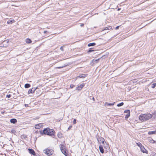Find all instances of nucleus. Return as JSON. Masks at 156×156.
Here are the masks:
<instances>
[{
	"label": "nucleus",
	"mask_w": 156,
	"mask_h": 156,
	"mask_svg": "<svg viewBox=\"0 0 156 156\" xmlns=\"http://www.w3.org/2000/svg\"><path fill=\"white\" fill-rule=\"evenodd\" d=\"M152 117V115L148 113L140 115L139 117L140 120L141 121H146Z\"/></svg>",
	"instance_id": "1"
},
{
	"label": "nucleus",
	"mask_w": 156,
	"mask_h": 156,
	"mask_svg": "<svg viewBox=\"0 0 156 156\" xmlns=\"http://www.w3.org/2000/svg\"><path fill=\"white\" fill-rule=\"evenodd\" d=\"M54 130L51 129L49 128H45L43 131L41 130L40 133L41 134H47L49 136H52L54 135Z\"/></svg>",
	"instance_id": "2"
},
{
	"label": "nucleus",
	"mask_w": 156,
	"mask_h": 156,
	"mask_svg": "<svg viewBox=\"0 0 156 156\" xmlns=\"http://www.w3.org/2000/svg\"><path fill=\"white\" fill-rule=\"evenodd\" d=\"M60 148L62 152L66 156H68V154L66 152L67 150L66 149V146L63 144H61Z\"/></svg>",
	"instance_id": "3"
},
{
	"label": "nucleus",
	"mask_w": 156,
	"mask_h": 156,
	"mask_svg": "<svg viewBox=\"0 0 156 156\" xmlns=\"http://www.w3.org/2000/svg\"><path fill=\"white\" fill-rule=\"evenodd\" d=\"M9 40H6L3 41L2 44H0V47H6L8 45Z\"/></svg>",
	"instance_id": "4"
},
{
	"label": "nucleus",
	"mask_w": 156,
	"mask_h": 156,
	"mask_svg": "<svg viewBox=\"0 0 156 156\" xmlns=\"http://www.w3.org/2000/svg\"><path fill=\"white\" fill-rule=\"evenodd\" d=\"M44 152L48 156H50L52 154V151H50L49 149H46L44 151Z\"/></svg>",
	"instance_id": "5"
},
{
	"label": "nucleus",
	"mask_w": 156,
	"mask_h": 156,
	"mask_svg": "<svg viewBox=\"0 0 156 156\" xmlns=\"http://www.w3.org/2000/svg\"><path fill=\"white\" fill-rule=\"evenodd\" d=\"M28 150L29 151V152L30 154L33 155H35L36 154L35 152L33 149H32L29 148L28 149Z\"/></svg>",
	"instance_id": "6"
},
{
	"label": "nucleus",
	"mask_w": 156,
	"mask_h": 156,
	"mask_svg": "<svg viewBox=\"0 0 156 156\" xmlns=\"http://www.w3.org/2000/svg\"><path fill=\"white\" fill-rule=\"evenodd\" d=\"M85 85V84L84 83H82L79 86H78L77 87H76V89L78 90H81L82 88L84 87Z\"/></svg>",
	"instance_id": "7"
},
{
	"label": "nucleus",
	"mask_w": 156,
	"mask_h": 156,
	"mask_svg": "<svg viewBox=\"0 0 156 156\" xmlns=\"http://www.w3.org/2000/svg\"><path fill=\"white\" fill-rule=\"evenodd\" d=\"M112 29V27L111 26L108 27H106L104 30H102V31L107 30L105 32V34L106 33H108V30H110Z\"/></svg>",
	"instance_id": "8"
},
{
	"label": "nucleus",
	"mask_w": 156,
	"mask_h": 156,
	"mask_svg": "<svg viewBox=\"0 0 156 156\" xmlns=\"http://www.w3.org/2000/svg\"><path fill=\"white\" fill-rule=\"evenodd\" d=\"M43 124L42 123H39L36 125L35 126V128L36 129H39L43 126Z\"/></svg>",
	"instance_id": "9"
},
{
	"label": "nucleus",
	"mask_w": 156,
	"mask_h": 156,
	"mask_svg": "<svg viewBox=\"0 0 156 156\" xmlns=\"http://www.w3.org/2000/svg\"><path fill=\"white\" fill-rule=\"evenodd\" d=\"M140 150L143 153H148V151L146 150L144 146H142L141 147Z\"/></svg>",
	"instance_id": "10"
},
{
	"label": "nucleus",
	"mask_w": 156,
	"mask_h": 156,
	"mask_svg": "<svg viewBox=\"0 0 156 156\" xmlns=\"http://www.w3.org/2000/svg\"><path fill=\"white\" fill-rule=\"evenodd\" d=\"M37 88H32L31 89H30L28 91V94L33 93L36 89Z\"/></svg>",
	"instance_id": "11"
},
{
	"label": "nucleus",
	"mask_w": 156,
	"mask_h": 156,
	"mask_svg": "<svg viewBox=\"0 0 156 156\" xmlns=\"http://www.w3.org/2000/svg\"><path fill=\"white\" fill-rule=\"evenodd\" d=\"M115 102H113L112 103H109L107 102H105V106H113L115 104Z\"/></svg>",
	"instance_id": "12"
},
{
	"label": "nucleus",
	"mask_w": 156,
	"mask_h": 156,
	"mask_svg": "<svg viewBox=\"0 0 156 156\" xmlns=\"http://www.w3.org/2000/svg\"><path fill=\"white\" fill-rule=\"evenodd\" d=\"M10 122L11 123L15 124L17 122V120L15 119H10Z\"/></svg>",
	"instance_id": "13"
},
{
	"label": "nucleus",
	"mask_w": 156,
	"mask_h": 156,
	"mask_svg": "<svg viewBox=\"0 0 156 156\" xmlns=\"http://www.w3.org/2000/svg\"><path fill=\"white\" fill-rule=\"evenodd\" d=\"M87 76V74H80L79 76H78L77 77L80 78H85Z\"/></svg>",
	"instance_id": "14"
},
{
	"label": "nucleus",
	"mask_w": 156,
	"mask_h": 156,
	"mask_svg": "<svg viewBox=\"0 0 156 156\" xmlns=\"http://www.w3.org/2000/svg\"><path fill=\"white\" fill-rule=\"evenodd\" d=\"M99 148L100 151L101 153H104V150L102 146L101 145L100 146Z\"/></svg>",
	"instance_id": "15"
},
{
	"label": "nucleus",
	"mask_w": 156,
	"mask_h": 156,
	"mask_svg": "<svg viewBox=\"0 0 156 156\" xmlns=\"http://www.w3.org/2000/svg\"><path fill=\"white\" fill-rule=\"evenodd\" d=\"M148 134L149 135L154 134H156V130L154 131H150L148 132Z\"/></svg>",
	"instance_id": "16"
},
{
	"label": "nucleus",
	"mask_w": 156,
	"mask_h": 156,
	"mask_svg": "<svg viewBox=\"0 0 156 156\" xmlns=\"http://www.w3.org/2000/svg\"><path fill=\"white\" fill-rule=\"evenodd\" d=\"M95 44H96L94 43H90L88 44V47L94 46L95 45Z\"/></svg>",
	"instance_id": "17"
},
{
	"label": "nucleus",
	"mask_w": 156,
	"mask_h": 156,
	"mask_svg": "<svg viewBox=\"0 0 156 156\" xmlns=\"http://www.w3.org/2000/svg\"><path fill=\"white\" fill-rule=\"evenodd\" d=\"M30 87V85L29 83H26L24 87L25 88H28Z\"/></svg>",
	"instance_id": "18"
},
{
	"label": "nucleus",
	"mask_w": 156,
	"mask_h": 156,
	"mask_svg": "<svg viewBox=\"0 0 156 156\" xmlns=\"http://www.w3.org/2000/svg\"><path fill=\"white\" fill-rule=\"evenodd\" d=\"M152 115L154 118L156 119V112H154Z\"/></svg>",
	"instance_id": "19"
},
{
	"label": "nucleus",
	"mask_w": 156,
	"mask_h": 156,
	"mask_svg": "<svg viewBox=\"0 0 156 156\" xmlns=\"http://www.w3.org/2000/svg\"><path fill=\"white\" fill-rule=\"evenodd\" d=\"M21 137L22 139H26L27 137V136L25 135H23L21 136Z\"/></svg>",
	"instance_id": "20"
},
{
	"label": "nucleus",
	"mask_w": 156,
	"mask_h": 156,
	"mask_svg": "<svg viewBox=\"0 0 156 156\" xmlns=\"http://www.w3.org/2000/svg\"><path fill=\"white\" fill-rule=\"evenodd\" d=\"M124 105L123 102H121L120 103L118 104L117 105V106L118 107H120Z\"/></svg>",
	"instance_id": "21"
},
{
	"label": "nucleus",
	"mask_w": 156,
	"mask_h": 156,
	"mask_svg": "<svg viewBox=\"0 0 156 156\" xmlns=\"http://www.w3.org/2000/svg\"><path fill=\"white\" fill-rule=\"evenodd\" d=\"M15 22L14 20H10L9 21H8L7 22V23L9 24H10V23H12L13 22Z\"/></svg>",
	"instance_id": "22"
},
{
	"label": "nucleus",
	"mask_w": 156,
	"mask_h": 156,
	"mask_svg": "<svg viewBox=\"0 0 156 156\" xmlns=\"http://www.w3.org/2000/svg\"><path fill=\"white\" fill-rule=\"evenodd\" d=\"M25 41L27 43H30L32 42L31 40H26Z\"/></svg>",
	"instance_id": "23"
},
{
	"label": "nucleus",
	"mask_w": 156,
	"mask_h": 156,
	"mask_svg": "<svg viewBox=\"0 0 156 156\" xmlns=\"http://www.w3.org/2000/svg\"><path fill=\"white\" fill-rule=\"evenodd\" d=\"M124 113H126L127 114H130V111L129 110H127L124 111Z\"/></svg>",
	"instance_id": "24"
},
{
	"label": "nucleus",
	"mask_w": 156,
	"mask_h": 156,
	"mask_svg": "<svg viewBox=\"0 0 156 156\" xmlns=\"http://www.w3.org/2000/svg\"><path fill=\"white\" fill-rule=\"evenodd\" d=\"M136 144L140 148H141V147L142 146V144L139 142L138 143H137Z\"/></svg>",
	"instance_id": "25"
},
{
	"label": "nucleus",
	"mask_w": 156,
	"mask_h": 156,
	"mask_svg": "<svg viewBox=\"0 0 156 156\" xmlns=\"http://www.w3.org/2000/svg\"><path fill=\"white\" fill-rule=\"evenodd\" d=\"M94 50H92V48H90L89 49V50L88 51H87V52L88 53H90V52L92 51H94Z\"/></svg>",
	"instance_id": "26"
},
{
	"label": "nucleus",
	"mask_w": 156,
	"mask_h": 156,
	"mask_svg": "<svg viewBox=\"0 0 156 156\" xmlns=\"http://www.w3.org/2000/svg\"><path fill=\"white\" fill-rule=\"evenodd\" d=\"M65 47V46H63L62 47H61V48H60V49L62 51H64V49H63V48Z\"/></svg>",
	"instance_id": "27"
},
{
	"label": "nucleus",
	"mask_w": 156,
	"mask_h": 156,
	"mask_svg": "<svg viewBox=\"0 0 156 156\" xmlns=\"http://www.w3.org/2000/svg\"><path fill=\"white\" fill-rule=\"evenodd\" d=\"M11 131V132L13 133H16V131L14 129H12Z\"/></svg>",
	"instance_id": "28"
},
{
	"label": "nucleus",
	"mask_w": 156,
	"mask_h": 156,
	"mask_svg": "<svg viewBox=\"0 0 156 156\" xmlns=\"http://www.w3.org/2000/svg\"><path fill=\"white\" fill-rule=\"evenodd\" d=\"M130 114H126L125 117V118H128Z\"/></svg>",
	"instance_id": "29"
},
{
	"label": "nucleus",
	"mask_w": 156,
	"mask_h": 156,
	"mask_svg": "<svg viewBox=\"0 0 156 156\" xmlns=\"http://www.w3.org/2000/svg\"><path fill=\"white\" fill-rule=\"evenodd\" d=\"M151 142L152 143H156V141H154L152 139L151 140Z\"/></svg>",
	"instance_id": "30"
},
{
	"label": "nucleus",
	"mask_w": 156,
	"mask_h": 156,
	"mask_svg": "<svg viewBox=\"0 0 156 156\" xmlns=\"http://www.w3.org/2000/svg\"><path fill=\"white\" fill-rule=\"evenodd\" d=\"M62 137L63 136L62 133H59V138L60 137Z\"/></svg>",
	"instance_id": "31"
},
{
	"label": "nucleus",
	"mask_w": 156,
	"mask_h": 156,
	"mask_svg": "<svg viewBox=\"0 0 156 156\" xmlns=\"http://www.w3.org/2000/svg\"><path fill=\"white\" fill-rule=\"evenodd\" d=\"M73 123V124H76V120L75 119H74Z\"/></svg>",
	"instance_id": "32"
},
{
	"label": "nucleus",
	"mask_w": 156,
	"mask_h": 156,
	"mask_svg": "<svg viewBox=\"0 0 156 156\" xmlns=\"http://www.w3.org/2000/svg\"><path fill=\"white\" fill-rule=\"evenodd\" d=\"M155 85H155V83L154 84H153L152 85V87H151L152 88H154V87L155 86Z\"/></svg>",
	"instance_id": "33"
},
{
	"label": "nucleus",
	"mask_w": 156,
	"mask_h": 156,
	"mask_svg": "<svg viewBox=\"0 0 156 156\" xmlns=\"http://www.w3.org/2000/svg\"><path fill=\"white\" fill-rule=\"evenodd\" d=\"M11 97V95L10 94H8L6 95V97L8 98H10Z\"/></svg>",
	"instance_id": "34"
},
{
	"label": "nucleus",
	"mask_w": 156,
	"mask_h": 156,
	"mask_svg": "<svg viewBox=\"0 0 156 156\" xmlns=\"http://www.w3.org/2000/svg\"><path fill=\"white\" fill-rule=\"evenodd\" d=\"M72 127V126H70L68 128V130H69Z\"/></svg>",
	"instance_id": "35"
},
{
	"label": "nucleus",
	"mask_w": 156,
	"mask_h": 156,
	"mask_svg": "<svg viewBox=\"0 0 156 156\" xmlns=\"http://www.w3.org/2000/svg\"><path fill=\"white\" fill-rule=\"evenodd\" d=\"M74 87V86L73 84H71L70 86V87L71 88H73Z\"/></svg>",
	"instance_id": "36"
},
{
	"label": "nucleus",
	"mask_w": 156,
	"mask_h": 156,
	"mask_svg": "<svg viewBox=\"0 0 156 156\" xmlns=\"http://www.w3.org/2000/svg\"><path fill=\"white\" fill-rule=\"evenodd\" d=\"M66 66V65H64V66H59V69L62 68L63 67H65Z\"/></svg>",
	"instance_id": "37"
},
{
	"label": "nucleus",
	"mask_w": 156,
	"mask_h": 156,
	"mask_svg": "<svg viewBox=\"0 0 156 156\" xmlns=\"http://www.w3.org/2000/svg\"><path fill=\"white\" fill-rule=\"evenodd\" d=\"M48 32L47 30H44V31L43 32L44 34H45Z\"/></svg>",
	"instance_id": "38"
},
{
	"label": "nucleus",
	"mask_w": 156,
	"mask_h": 156,
	"mask_svg": "<svg viewBox=\"0 0 156 156\" xmlns=\"http://www.w3.org/2000/svg\"><path fill=\"white\" fill-rule=\"evenodd\" d=\"M119 26H117V27H116V28H115V29H116V30L118 29H119Z\"/></svg>",
	"instance_id": "39"
},
{
	"label": "nucleus",
	"mask_w": 156,
	"mask_h": 156,
	"mask_svg": "<svg viewBox=\"0 0 156 156\" xmlns=\"http://www.w3.org/2000/svg\"><path fill=\"white\" fill-rule=\"evenodd\" d=\"M25 106L26 107H28V104H25Z\"/></svg>",
	"instance_id": "40"
},
{
	"label": "nucleus",
	"mask_w": 156,
	"mask_h": 156,
	"mask_svg": "<svg viewBox=\"0 0 156 156\" xmlns=\"http://www.w3.org/2000/svg\"><path fill=\"white\" fill-rule=\"evenodd\" d=\"M84 24H82L80 25V26L81 27H83L84 26Z\"/></svg>",
	"instance_id": "41"
},
{
	"label": "nucleus",
	"mask_w": 156,
	"mask_h": 156,
	"mask_svg": "<svg viewBox=\"0 0 156 156\" xmlns=\"http://www.w3.org/2000/svg\"><path fill=\"white\" fill-rule=\"evenodd\" d=\"M120 8H118V10L119 11L120 10Z\"/></svg>",
	"instance_id": "42"
},
{
	"label": "nucleus",
	"mask_w": 156,
	"mask_h": 156,
	"mask_svg": "<svg viewBox=\"0 0 156 156\" xmlns=\"http://www.w3.org/2000/svg\"><path fill=\"white\" fill-rule=\"evenodd\" d=\"M99 59H98L96 60H95V61H98Z\"/></svg>",
	"instance_id": "43"
},
{
	"label": "nucleus",
	"mask_w": 156,
	"mask_h": 156,
	"mask_svg": "<svg viewBox=\"0 0 156 156\" xmlns=\"http://www.w3.org/2000/svg\"><path fill=\"white\" fill-rule=\"evenodd\" d=\"M93 101H94L95 100H94V97L93 98Z\"/></svg>",
	"instance_id": "44"
},
{
	"label": "nucleus",
	"mask_w": 156,
	"mask_h": 156,
	"mask_svg": "<svg viewBox=\"0 0 156 156\" xmlns=\"http://www.w3.org/2000/svg\"><path fill=\"white\" fill-rule=\"evenodd\" d=\"M63 142H65V140H64V139H63Z\"/></svg>",
	"instance_id": "45"
},
{
	"label": "nucleus",
	"mask_w": 156,
	"mask_h": 156,
	"mask_svg": "<svg viewBox=\"0 0 156 156\" xmlns=\"http://www.w3.org/2000/svg\"><path fill=\"white\" fill-rule=\"evenodd\" d=\"M58 136V133L57 134V136Z\"/></svg>",
	"instance_id": "46"
},
{
	"label": "nucleus",
	"mask_w": 156,
	"mask_h": 156,
	"mask_svg": "<svg viewBox=\"0 0 156 156\" xmlns=\"http://www.w3.org/2000/svg\"><path fill=\"white\" fill-rule=\"evenodd\" d=\"M102 142L103 143H104V141H103Z\"/></svg>",
	"instance_id": "47"
},
{
	"label": "nucleus",
	"mask_w": 156,
	"mask_h": 156,
	"mask_svg": "<svg viewBox=\"0 0 156 156\" xmlns=\"http://www.w3.org/2000/svg\"><path fill=\"white\" fill-rule=\"evenodd\" d=\"M27 39H30L28 38H27Z\"/></svg>",
	"instance_id": "48"
},
{
	"label": "nucleus",
	"mask_w": 156,
	"mask_h": 156,
	"mask_svg": "<svg viewBox=\"0 0 156 156\" xmlns=\"http://www.w3.org/2000/svg\"><path fill=\"white\" fill-rule=\"evenodd\" d=\"M155 85H156V83H155Z\"/></svg>",
	"instance_id": "49"
}]
</instances>
